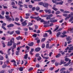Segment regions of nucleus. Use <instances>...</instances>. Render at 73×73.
<instances>
[{"label":"nucleus","mask_w":73,"mask_h":73,"mask_svg":"<svg viewBox=\"0 0 73 73\" xmlns=\"http://www.w3.org/2000/svg\"><path fill=\"white\" fill-rule=\"evenodd\" d=\"M68 49H69V47H67L65 49V52H67Z\"/></svg>","instance_id":"a18cd8bd"},{"label":"nucleus","mask_w":73,"mask_h":73,"mask_svg":"<svg viewBox=\"0 0 73 73\" xmlns=\"http://www.w3.org/2000/svg\"><path fill=\"white\" fill-rule=\"evenodd\" d=\"M70 12L68 11H65L63 12V13H69Z\"/></svg>","instance_id":"f704fd0d"},{"label":"nucleus","mask_w":73,"mask_h":73,"mask_svg":"<svg viewBox=\"0 0 73 73\" xmlns=\"http://www.w3.org/2000/svg\"><path fill=\"white\" fill-rule=\"evenodd\" d=\"M49 5V4L48 3H44L43 5V6L45 8H48V6Z\"/></svg>","instance_id":"0eeeda50"},{"label":"nucleus","mask_w":73,"mask_h":73,"mask_svg":"<svg viewBox=\"0 0 73 73\" xmlns=\"http://www.w3.org/2000/svg\"><path fill=\"white\" fill-rule=\"evenodd\" d=\"M11 4L12 5H13V6H15V3L14 2H12Z\"/></svg>","instance_id":"09e8293b"},{"label":"nucleus","mask_w":73,"mask_h":73,"mask_svg":"<svg viewBox=\"0 0 73 73\" xmlns=\"http://www.w3.org/2000/svg\"><path fill=\"white\" fill-rule=\"evenodd\" d=\"M36 11H39V10H40V7H36Z\"/></svg>","instance_id":"de8ad7c7"},{"label":"nucleus","mask_w":73,"mask_h":73,"mask_svg":"<svg viewBox=\"0 0 73 73\" xmlns=\"http://www.w3.org/2000/svg\"><path fill=\"white\" fill-rule=\"evenodd\" d=\"M39 54L37 53L35 55V57H38L39 56Z\"/></svg>","instance_id":"0e129e2a"},{"label":"nucleus","mask_w":73,"mask_h":73,"mask_svg":"<svg viewBox=\"0 0 73 73\" xmlns=\"http://www.w3.org/2000/svg\"><path fill=\"white\" fill-rule=\"evenodd\" d=\"M47 36H48V34L47 33H45L43 35L44 37H47Z\"/></svg>","instance_id":"a19ab883"},{"label":"nucleus","mask_w":73,"mask_h":73,"mask_svg":"<svg viewBox=\"0 0 73 73\" xmlns=\"http://www.w3.org/2000/svg\"><path fill=\"white\" fill-rule=\"evenodd\" d=\"M69 50H73V46L70 47L69 48H68Z\"/></svg>","instance_id":"c756f323"},{"label":"nucleus","mask_w":73,"mask_h":73,"mask_svg":"<svg viewBox=\"0 0 73 73\" xmlns=\"http://www.w3.org/2000/svg\"><path fill=\"white\" fill-rule=\"evenodd\" d=\"M54 69V67H50L49 68V70H51L52 71Z\"/></svg>","instance_id":"4d7b16f0"},{"label":"nucleus","mask_w":73,"mask_h":73,"mask_svg":"<svg viewBox=\"0 0 73 73\" xmlns=\"http://www.w3.org/2000/svg\"><path fill=\"white\" fill-rule=\"evenodd\" d=\"M58 64H59V63L55 62V65L56 66H57L58 65Z\"/></svg>","instance_id":"603ef678"},{"label":"nucleus","mask_w":73,"mask_h":73,"mask_svg":"<svg viewBox=\"0 0 73 73\" xmlns=\"http://www.w3.org/2000/svg\"><path fill=\"white\" fill-rule=\"evenodd\" d=\"M50 17L49 16H47L46 19V20H50Z\"/></svg>","instance_id":"ea45409f"},{"label":"nucleus","mask_w":73,"mask_h":73,"mask_svg":"<svg viewBox=\"0 0 73 73\" xmlns=\"http://www.w3.org/2000/svg\"><path fill=\"white\" fill-rule=\"evenodd\" d=\"M17 35H19L20 33V31L19 30L16 31H15Z\"/></svg>","instance_id":"4be33fe9"},{"label":"nucleus","mask_w":73,"mask_h":73,"mask_svg":"<svg viewBox=\"0 0 73 73\" xmlns=\"http://www.w3.org/2000/svg\"><path fill=\"white\" fill-rule=\"evenodd\" d=\"M42 58L40 56H39L38 58H37V60L38 61H40L41 60Z\"/></svg>","instance_id":"cd10ccee"},{"label":"nucleus","mask_w":73,"mask_h":73,"mask_svg":"<svg viewBox=\"0 0 73 73\" xmlns=\"http://www.w3.org/2000/svg\"><path fill=\"white\" fill-rule=\"evenodd\" d=\"M2 44H3V48H5V44L4 42L2 43Z\"/></svg>","instance_id":"5fc2aeb1"},{"label":"nucleus","mask_w":73,"mask_h":73,"mask_svg":"<svg viewBox=\"0 0 73 73\" xmlns=\"http://www.w3.org/2000/svg\"><path fill=\"white\" fill-rule=\"evenodd\" d=\"M69 58H66L65 59V61H69Z\"/></svg>","instance_id":"774afa93"},{"label":"nucleus","mask_w":73,"mask_h":73,"mask_svg":"<svg viewBox=\"0 0 73 73\" xmlns=\"http://www.w3.org/2000/svg\"><path fill=\"white\" fill-rule=\"evenodd\" d=\"M50 21L51 23H56V22L57 21V20L56 19H54L53 20H51Z\"/></svg>","instance_id":"412c9836"},{"label":"nucleus","mask_w":73,"mask_h":73,"mask_svg":"<svg viewBox=\"0 0 73 73\" xmlns=\"http://www.w3.org/2000/svg\"><path fill=\"white\" fill-rule=\"evenodd\" d=\"M44 11L46 13H50L51 12V10L50 9H48V10L47 9L44 10Z\"/></svg>","instance_id":"9d476101"},{"label":"nucleus","mask_w":73,"mask_h":73,"mask_svg":"<svg viewBox=\"0 0 73 73\" xmlns=\"http://www.w3.org/2000/svg\"><path fill=\"white\" fill-rule=\"evenodd\" d=\"M28 54H26L24 57V59H27L28 58Z\"/></svg>","instance_id":"a878e982"},{"label":"nucleus","mask_w":73,"mask_h":73,"mask_svg":"<svg viewBox=\"0 0 73 73\" xmlns=\"http://www.w3.org/2000/svg\"><path fill=\"white\" fill-rule=\"evenodd\" d=\"M49 32L50 35H52V31H51V30H49Z\"/></svg>","instance_id":"bf43d9fd"},{"label":"nucleus","mask_w":73,"mask_h":73,"mask_svg":"<svg viewBox=\"0 0 73 73\" xmlns=\"http://www.w3.org/2000/svg\"><path fill=\"white\" fill-rule=\"evenodd\" d=\"M32 36L35 38L36 37H37V34H35L32 35Z\"/></svg>","instance_id":"c03bdc74"},{"label":"nucleus","mask_w":73,"mask_h":73,"mask_svg":"<svg viewBox=\"0 0 73 73\" xmlns=\"http://www.w3.org/2000/svg\"><path fill=\"white\" fill-rule=\"evenodd\" d=\"M63 3H64V1H61L60 2H59L58 3H56L57 5H62L63 4Z\"/></svg>","instance_id":"2eb2a0df"},{"label":"nucleus","mask_w":73,"mask_h":73,"mask_svg":"<svg viewBox=\"0 0 73 73\" xmlns=\"http://www.w3.org/2000/svg\"><path fill=\"white\" fill-rule=\"evenodd\" d=\"M63 16H64V17H67V16H68V14H63Z\"/></svg>","instance_id":"6e6d98bb"},{"label":"nucleus","mask_w":73,"mask_h":73,"mask_svg":"<svg viewBox=\"0 0 73 73\" xmlns=\"http://www.w3.org/2000/svg\"><path fill=\"white\" fill-rule=\"evenodd\" d=\"M14 23L15 24H16L17 25H18L19 26L20 25V23H16V22H15Z\"/></svg>","instance_id":"8fccbe9b"},{"label":"nucleus","mask_w":73,"mask_h":73,"mask_svg":"<svg viewBox=\"0 0 73 73\" xmlns=\"http://www.w3.org/2000/svg\"><path fill=\"white\" fill-rule=\"evenodd\" d=\"M13 43L11 42L10 41L8 42L7 43V46H12V45Z\"/></svg>","instance_id":"9b49d317"},{"label":"nucleus","mask_w":73,"mask_h":73,"mask_svg":"<svg viewBox=\"0 0 73 73\" xmlns=\"http://www.w3.org/2000/svg\"><path fill=\"white\" fill-rule=\"evenodd\" d=\"M47 14L41 15V17H47Z\"/></svg>","instance_id":"bb28decb"},{"label":"nucleus","mask_w":73,"mask_h":73,"mask_svg":"<svg viewBox=\"0 0 73 73\" xmlns=\"http://www.w3.org/2000/svg\"><path fill=\"white\" fill-rule=\"evenodd\" d=\"M33 69V68L32 67H31L29 69V71H30V70H32Z\"/></svg>","instance_id":"e2e57ef3"},{"label":"nucleus","mask_w":73,"mask_h":73,"mask_svg":"<svg viewBox=\"0 0 73 73\" xmlns=\"http://www.w3.org/2000/svg\"><path fill=\"white\" fill-rule=\"evenodd\" d=\"M4 72H5V70H3L0 71V73H4Z\"/></svg>","instance_id":"3c124183"},{"label":"nucleus","mask_w":73,"mask_h":73,"mask_svg":"<svg viewBox=\"0 0 73 73\" xmlns=\"http://www.w3.org/2000/svg\"><path fill=\"white\" fill-rule=\"evenodd\" d=\"M45 40H46V38H43L42 39L41 41V42H44V41Z\"/></svg>","instance_id":"58836bf2"},{"label":"nucleus","mask_w":73,"mask_h":73,"mask_svg":"<svg viewBox=\"0 0 73 73\" xmlns=\"http://www.w3.org/2000/svg\"><path fill=\"white\" fill-rule=\"evenodd\" d=\"M21 24L23 27V26L25 27V26H26L27 25V23L26 22V21H25L24 22H22L21 23Z\"/></svg>","instance_id":"6e6552de"},{"label":"nucleus","mask_w":73,"mask_h":73,"mask_svg":"<svg viewBox=\"0 0 73 73\" xmlns=\"http://www.w3.org/2000/svg\"><path fill=\"white\" fill-rule=\"evenodd\" d=\"M16 48V43H14L13 44L12 48L13 49H15Z\"/></svg>","instance_id":"4468645a"},{"label":"nucleus","mask_w":73,"mask_h":73,"mask_svg":"<svg viewBox=\"0 0 73 73\" xmlns=\"http://www.w3.org/2000/svg\"><path fill=\"white\" fill-rule=\"evenodd\" d=\"M33 25V24L32 23H31V22H29L28 24V26L29 27V26H31Z\"/></svg>","instance_id":"473e14b6"},{"label":"nucleus","mask_w":73,"mask_h":73,"mask_svg":"<svg viewBox=\"0 0 73 73\" xmlns=\"http://www.w3.org/2000/svg\"><path fill=\"white\" fill-rule=\"evenodd\" d=\"M21 4H23L22 1L21 2L20 1H19L18 4V5H19L20 7H23V5H21Z\"/></svg>","instance_id":"423d86ee"},{"label":"nucleus","mask_w":73,"mask_h":73,"mask_svg":"<svg viewBox=\"0 0 73 73\" xmlns=\"http://www.w3.org/2000/svg\"><path fill=\"white\" fill-rule=\"evenodd\" d=\"M39 16L34 17V19L36 20L37 21H40L41 20V18H39Z\"/></svg>","instance_id":"20e7f679"},{"label":"nucleus","mask_w":73,"mask_h":73,"mask_svg":"<svg viewBox=\"0 0 73 73\" xmlns=\"http://www.w3.org/2000/svg\"><path fill=\"white\" fill-rule=\"evenodd\" d=\"M44 3L42 2L38 3L39 5H42L43 6V5H44Z\"/></svg>","instance_id":"c85d7f7f"},{"label":"nucleus","mask_w":73,"mask_h":73,"mask_svg":"<svg viewBox=\"0 0 73 73\" xmlns=\"http://www.w3.org/2000/svg\"><path fill=\"white\" fill-rule=\"evenodd\" d=\"M12 71H13V69H11L10 70H8V72L9 73H11L12 72Z\"/></svg>","instance_id":"7c9ffc66"},{"label":"nucleus","mask_w":73,"mask_h":73,"mask_svg":"<svg viewBox=\"0 0 73 73\" xmlns=\"http://www.w3.org/2000/svg\"><path fill=\"white\" fill-rule=\"evenodd\" d=\"M0 60H4V57L2 56H1L0 57Z\"/></svg>","instance_id":"79ce46f5"},{"label":"nucleus","mask_w":73,"mask_h":73,"mask_svg":"<svg viewBox=\"0 0 73 73\" xmlns=\"http://www.w3.org/2000/svg\"><path fill=\"white\" fill-rule=\"evenodd\" d=\"M1 40H5V38L4 37H3L1 38Z\"/></svg>","instance_id":"338daca9"},{"label":"nucleus","mask_w":73,"mask_h":73,"mask_svg":"<svg viewBox=\"0 0 73 73\" xmlns=\"http://www.w3.org/2000/svg\"><path fill=\"white\" fill-rule=\"evenodd\" d=\"M1 27L2 28V29H4V30H7V29H6V28H5V27L4 26H2Z\"/></svg>","instance_id":"49530a36"},{"label":"nucleus","mask_w":73,"mask_h":73,"mask_svg":"<svg viewBox=\"0 0 73 73\" xmlns=\"http://www.w3.org/2000/svg\"><path fill=\"white\" fill-rule=\"evenodd\" d=\"M33 44H34V43L33 42H31V43H29L28 45H29L30 46H33Z\"/></svg>","instance_id":"f3484780"},{"label":"nucleus","mask_w":73,"mask_h":73,"mask_svg":"<svg viewBox=\"0 0 73 73\" xmlns=\"http://www.w3.org/2000/svg\"><path fill=\"white\" fill-rule=\"evenodd\" d=\"M5 17L6 18L7 21H15V19H14V18H13L12 19V18H10L9 16L8 15H6Z\"/></svg>","instance_id":"f03ea898"},{"label":"nucleus","mask_w":73,"mask_h":73,"mask_svg":"<svg viewBox=\"0 0 73 73\" xmlns=\"http://www.w3.org/2000/svg\"><path fill=\"white\" fill-rule=\"evenodd\" d=\"M41 50V48L40 47H37L35 49L36 52H39Z\"/></svg>","instance_id":"f8f14e48"},{"label":"nucleus","mask_w":73,"mask_h":73,"mask_svg":"<svg viewBox=\"0 0 73 73\" xmlns=\"http://www.w3.org/2000/svg\"><path fill=\"white\" fill-rule=\"evenodd\" d=\"M50 21H48L46 22L44 21V20L43 19H42L40 21V23H43V24H46V25H44V27H49V26L48 24H49L50 23H49V22Z\"/></svg>","instance_id":"f257e3e1"},{"label":"nucleus","mask_w":73,"mask_h":73,"mask_svg":"<svg viewBox=\"0 0 73 73\" xmlns=\"http://www.w3.org/2000/svg\"><path fill=\"white\" fill-rule=\"evenodd\" d=\"M73 20V16L71 17V18L69 20V21L70 22H71V21H72Z\"/></svg>","instance_id":"72a5a7b5"},{"label":"nucleus","mask_w":73,"mask_h":73,"mask_svg":"<svg viewBox=\"0 0 73 73\" xmlns=\"http://www.w3.org/2000/svg\"><path fill=\"white\" fill-rule=\"evenodd\" d=\"M7 64H4L2 66V68H6V67H7Z\"/></svg>","instance_id":"393cba45"},{"label":"nucleus","mask_w":73,"mask_h":73,"mask_svg":"<svg viewBox=\"0 0 73 73\" xmlns=\"http://www.w3.org/2000/svg\"><path fill=\"white\" fill-rule=\"evenodd\" d=\"M64 69H65L64 68H62L60 70V72H63Z\"/></svg>","instance_id":"37998d69"},{"label":"nucleus","mask_w":73,"mask_h":73,"mask_svg":"<svg viewBox=\"0 0 73 73\" xmlns=\"http://www.w3.org/2000/svg\"><path fill=\"white\" fill-rule=\"evenodd\" d=\"M20 52V51H16L15 54L17 56H18L19 54V53Z\"/></svg>","instance_id":"2f4dec72"},{"label":"nucleus","mask_w":73,"mask_h":73,"mask_svg":"<svg viewBox=\"0 0 73 73\" xmlns=\"http://www.w3.org/2000/svg\"><path fill=\"white\" fill-rule=\"evenodd\" d=\"M71 62V60H69V62H68L67 63L64 64V66H68V65H69L70 64Z\"/></svg>","instance_id":"1a4fd4ad"},{"label":"nucleus","mask_w":73,"mask_h":73,"mask_svg":"<svg viewBox=\"0 0 73 73\" xmlns=\"http://www.w3.org/2000/svg\"><path fill=\"white\" fill-rule=\"evenodd\" d=\"M11 42L14 44L15 43V38H12L10 41Z\"/></svg>","instance_id":"dca6fc26"},{"label":"nucleus","mask_w":73,"mask_h":73,"mask_svg":"<svg viewBox=\"0 0 73 73\" xmlns=\"http://www.w3.org/2000/svg\"><path fill=\"white\" fill-rule=\"evenodd\" d=\"M60 13V11H57L55 13L56 15H58Z\"/></svg>","instance_id":"c9c22d12"},{"label":"nucleus","mask_w":73,"mask_h":73,"mask_svg":"<svg viewBox=\"0 0 73 73\" xmlns=\"http://www.w3.org/2000/svg\"><path fill=\"white\" fill-rule=\"evenodd\" d=\"M15 20L16 21H18L19 20V19L17 17L15 19Z\"/></svg>","instance_id":"680f3d73"},{"label":"nucleus","mask_w":73,"mask_h":73,"mask_svg":"<svg viewBox=\"0 0 73 73\" xmlns=\"http://www.w3.org/2000/svg\"><path fill=\"white\" fill-rule=\"evenodd\" d=\"M52 9H53V10H54V11H56L58 10V9L54 7H52Z\"/></svg>","instance_id":"4c0bfd02"},{"label":"nucleus","mask_w":73,"mask_h":73,"mask_svg":"<svg viewBox=\"0 0 73 73\" xmlns=\"http://www.w3.org/2000/svg\"><path fill=\"white\" fill-rule=\"evenodd\" d=\"M67 41H70V40H72V38H71L70 37L68 36L66 38Z\"/></svg>","instance_id":"6ab92c4d"},{"label":"nucleus","mask_w":73,"mask_h":73,"mask_svg":"<svg viewBox=\"0 0 73 73\" xmlns=\"http://www.w3.org/2000/svg\"><path fill=\"white\" fill-rule=\"evenodd\" d=\"M61 56V54L59 53L58 55L56 56V58H58V57H60Z\"/></svg>","instance_id":"b1692460"},{"label":"nucleus","mask_w":73,"mask_h":73,"mask_svg":"<svg viewBox=\"0 0 73 73\" xmlns=\"http://www.w3.org/2000/svg\"><path fill=\"white\" fill-rule=\"evenodd\" d=\"M30 48V47L29 46H25V48L27 49V50H29Z\"/></svg>","instance_id":"e433bc0d"},{"label":"nucleus","mask_w":73,"mask_h":73,"mask_svg":"<svg viewBox=\"0 0 73 73\" xmlns=\"http://www.w3.org/2000/svg\"><path fill=\"white\" fill-rule=\"evenodd\" d=\"M36 67L38 68H39V67H40V65H39V64H36Z\"/></svg>","instance_id":"052dcab7"},{"label":"nucleus","mask_w":73,"mask_h":73,"mask_svg":"<svg viewBox=\"0 0 73 73\" xmlns=\"http://www.w3.org/2000/svg\"><path fill=\"white\" fill-rule=\"evenodd\" d=\"M14 27V25L12 24H10L7 26V28H11V27Z\"/></svg>","instance_id":"ddd939ff"},{"label":"nucleus","mask_w":73,"mask_h":73,"mask_svg":"<svg viewBox=\"0 0 73 73\" xmlns=\"http://www.w3.org/2000/svg\"><path fill=\"white\" fill-rule=\"evenodd\" d=\"M5 12L4 11H2L1 12V15L2 16H4V15Z\"/></svg>","instance_id":"864d4df0"},{"label":"nucleus","mask_w":73,"mask_h":73,"mask_svg":"<svg viewBox=\"0 0 73 73\" xmlns=\"http://www.w3.org/2000/svg\"><path fill=\"white\" fill-rule=\"evenodd\" d=\"M60 35H61V33H60V32H59L56 34L57 37H59L60 36Z\"/></svg>","instance_id":"5701e85b"},{"label":"nucleus","mask_w":73,"mask_h":73,"mask_svg":"<svg viewBox=\"0 0 73 73\" xmlns=\"http://www.w3.org/2000/svg\"><path fill=\"white\" fill-rule=\"evenodd\" d=\"M66 35H61L60 36V37H66Z\"/></svg>","instance_id":"69168bd1"},{"label":"nucleus","mask_w":73,"mask_h":73,"mask_svg":"<svg viewBox=\"0 0 73 73\" xmlns=\"http://www.w3.org/2000/svg\"><path fill=\"white\" fill-rule=\"evenodd\" d=\"M46 48H48V49H51V48H52V46L50 45V46H49V44L48 43L46 44Z\"/></svg>","instance_id":"7ed1b4c3"},{"label":"nucleus","mask_w":73,"mask_h":73,"mask_svg":"<svg viewBox=\"0 0 73 73\" xmlns=\"http://www.w3.org/2000/svg\"><path fill=\"white\" fill-rule=\"evenodd\" d=\"M59 28V26H58V27H57L56 28H55L54 30V31H57Z\"/></svg>","instance_id":"13d9d810"},{"label":"nucleus","mask_w":73,"mask_h":73,"mask_svg":"<svg viewBox=\"0 0 73 73\" xmlns=\"http://www.w3.org/2000/svg\"><path fill=\"white\" fill-rule=\"evenodd\" d=\"M19 71L22 72L23 71V67H21L19 68Z\"/></svg>","instance_id":"a211bd4d"},{"label":"nucleus","mask_w":73,"mask_h":73,"mask_svg":"<svg viewBox=\"0 0 73 73\" xmlns=\"http://www.w3.org/2000/svg\"><path fill=\"white\" fill-rule=\"evenodd\" d=\"M61 0H52V1L53 2V3H55L56 5H57V3H58V2L60 1Z\"/></svg>","instance_id":"39448f33"},{"label":"nucleus","mask_w":73,"mask_h":73,"mask_svg":"<svg viewBox=\"0 0 73 73\" xmlns=\"http://www.w3.org/2000/svg\"><path fill=\"white\" fill-rule=\"evenodd\" d=\"M66 62H64V60H61L60 61V64L61 65V64H66Z\"/></svg>","instance_id":"aec40b11"}]
</instances>
